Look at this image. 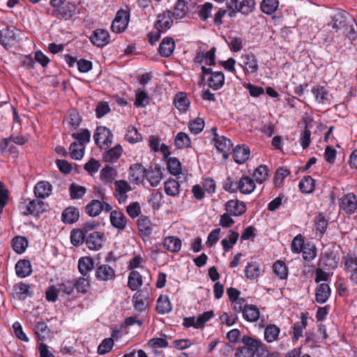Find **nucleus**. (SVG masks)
I'll return each instance as SVG.
<instances>
[{
	"label": "nucleus",
	"mask_w": 357,
	"mask_h": 357,
	"mask_svg": "<svg viewBox=\"0 0 357 357\" xmlns=\"http://www.w3.org/2000/svg\"><path fill=\"white\" fill-rule=\"evenodd\" d=\"M242 342L243 345L235 350V357H264L268 353L261 341L250 336L244 335Z\"/></svg>",
	"instance_id": "obj_1"
},
{
	"label": "nucleus",
	"mask_w": 357,
	"mask_h": 357,
	"mask_svg": "<svg viewBox=\"0 0 357 357\" xmlns=\"http://www.w3.org/2000/svg\"><path fill=\"white\" fill-rule=\"evenodd\" d=\"M227 6L230 17H234L236 13L248 15L254 8L255 0H231L227 2Z\"/></svg>",
	"instance_id": "obj_2"
},
{
	"label": "nucleus",
	"mask_w": 357,
	"mask_h": 357,
	"mask_svg": "<svg viewBox=\"0 0 357 357\" xmlns=\"http://www.w3.org/2000/svg\"><path fill=\"white\" fill-rule=\"evenodd\" d=\"M130 17V10H119L111 24L112 31L115 33L124 32L128 26Z\"/></svg>",
	"instance_id": "obj_3"
},
{
	"label": "nucleus",
	"mask_w": 357,
	"mask_h": 357,
	"mask_svg": "<svg viewBox=\"0 0 357 357\" xmlns=\"http://www.w3.org/2000/svg\"><path fill=\"white\" fill-rule=\"evenodd\" d=\"M202 71L204 75H208L206 79L208 87L213 90H218L222 88L225 84V75L222 72L213 71L211 68L202 66Z\"/></svg>",
	"instance_id": "obj_4"
},
{
	"label": "nucleus",
	"mask_w": 357,
	"mask_h": 357,
	"mask_svg": "<svg viewBox=\"0 0 357 357\" xmlns=\"http://www.w3.org/2000/svg\"><path fill=\"white\" fill-rule=\"evenodd\" d=\"M339 261L340 256L336 252L327 250L320 257L319 265L326 271H333L337 267Z\"/></svg>",
	"instance_id": "obj_5"
},
{
	"label": "nucleus",
	"mask_w": 357,
	"mask_h": 357,
	"mask_svg": "<svg viewBox=\"0 0 357 357\" xmlns=\"http://www.w3.org/2000/svg\"><path fill=\"white\" fill-rule=\"evenodd\" d=\"M113 135L109 129L105 126L97 127L93 139L100 149H107L112 144Z\"/></svg>",
	"instance_id": "obj_6"
},
{
	"label": "nucleus",
	"mask_w": 357,
	"mask_h": 357,
	"mask_svg": "<svg viewBox=\"0 0 357 357\" xmlns=\"http://www.w3.org/2000/svg\"><path fill=\"white\" fill-rule=\"evenodd\" d=\"M116 276L115 269L108 264H100L95 268V278L98 281H113Z\"/></svg>",
	"instance_id": "obj_7"
},
{
	"label": "nucleus",
	"mask_w": 357,
	"mask_h": 357,
	"mask_svg": "<svg viewBox=\"0 0 357 357\" xmlns=\"http://www.w3.org/2000/svg\"><path fill=\"white\" fill-rule=\"evenodd\" d=\"M215 48L212 47L207 52L199 51L197 52L195 58V64L202 68V66L207 65L209 66L215 64Z\"/></svg>",
	"instance_id": "obj_8"
},
{
	"label": "nucleus",
	"mask_w": 357,
	"mask_h": 357,
	"mask_svg": "<svg viewBox=\"0 0 357 357\" xmlns=\"http://www.w3.org/2000/svg\"><path fill=\"white\" fill-rule=\"evenodd\" d=\"M112 209V207L109 204L97 199L92 200L86 206V212L91 217L98 215L102 211L109 212Z\"/></svg>",
	"instance_id": "obj_9"
},
{
	"label": "nucleus",
	"mask_w": 357,
	"mask_h": 357,
	"mask_svg": "<svg viewBox=\"0 0 357 357\" xmlns=\"http://www.w3.org/2000/svg\"><path fill=\"white\" fill-rule=\"evenodd\" d=\"M163 177V169L159 165L151 166L146 169L145 178L152 187H157Z\"/></svg>",
	"instance_id": "obj_10"
},
{
	"label": "nucleus",
	"mask_w": 357,
	"mask_h": 357,
	"mask_svg": "<svg viewBox=\"0 0 357 357\" xmlns=\"http://www.w3.org/2000/svg\"><path fill=\"white\" fill-rule=\"evenodd\" d=\"M105 241L104 234L100 231H91L86 237V245L90 250L97 251L102 248Z\"/></svg>",
	"instance_id": "obj_11"
},
{
	"label": "nucleus",
	"mask_w": 357,
	"mask_h": 357,
	"mask_svg": "<svg viewBox=\"0 0 357 357\" xmlns=\"http://www.w3.org/2000/svg\"><path fill=\"white\" fill-rule=\"evenodd\" d=\"M89 39L94 45L103 47L109 43V33L105 29H97L92 32Z\"/></svg>",
	"instance_id": "obj_12"
},
{
	"label": "nucleus",
	"mask_w": 357,
	"mask_h": 357,
	"mask_svg": "<svg viewBox=\"0 0 357 357\" xmlns=\"http://www.w3.org/2000/svg\"><path fill=\"white\" fill-rule=\"evenodd\" d=\"M225 211L234 217H239L246 211L245 204L238 199H229L225 204Z\"/></svg>",
	"instance_id": "obj_13"
},
{
	"label": "nucleus",
	"mask_w": 357,
	"mask_h": 357,
	"mask_svg": "<svg viewBox=\"0 0 357 357\" xmlns=\"http://www.w3.org/2000/svg\"><path fill=\"white\" fill-rule=\"evenodd\" d=\"M242 63L245 73L249 74H257L258 71V62L252 54H246L241 56Z\"/></svg>",
	"instance_id": "obj_14"
},
{
	"label": "nucleus",
	"mask_w": 357,
	"mask_h": 357,
	"mask_svg": "<svg viewBox=\"0 0 357 357\" xmlns=\"http://www.w3.org/2000/svg\"><path fill=\"white\" fill-rule=\"evenodd\" d=\"M340 208L347 214H352L357 209V197L354 193L345 195L342 199Z\"/></svg>",
	"instance_id": "obj_15"
},
{
	"label": "nucleus",
	"mask_w": 357,
	"mask_h": 357,
	"mask_svg": "<svg viewBox=\"0 0 357 357\" xmlns=\"http://www.w3.org/2000/svg\"><path fill=\"white\" fill-rule=\"evenodd\" d=\"M173 21H175V20L173 19L172 11L167 10L158 15L154 28L165 32L171 27Z\"/></svg>",
	"instance_id": "obj_16"
},
{
	"label": "nucleus",
	"mask_w": 357,
	"mask_h": 357,
	"mask_svg": "<svg viewBox=\"0 0 357 357\" xmlns=\"http://www.w3.org/2000/svg\"><path fill=\"white\" fill-rule=\"evenodd\" d=\"M146 169L141 164H133L130 167V179L132 183L139 184L142 183L145 178Z\"/></svg>",
	"instance_id": "obj_17"
},
{
	"label": "nucleus",
	"mask_w": 357,
	"mask_h": 357,
	"mask_svg": "<svg viewBox=\"0 0 357 357\" xmlns=\"http://www.w3.org/2000/svg\"><path fill=\"white\" fill-rule=\"evenodd\" d=\"M109 220L113 227L119 231H122L126 226V219L123 212L121 211H111Z\"/></svg>",
	"instance_id": "obj_18"
},
{
	"label": "nucleus",
	"mask_w": 357,
	"mask_h": 357,
	"mask_svg": "<svg viewBox=\"0 0 357 357\" xmlns=\"http://www.w3.org/2000/svg\"><path fill=\"white\" fill-rule=\"evenodd\" d=\"M79 218V209L75 206L67 207L61 213V221L66 225H72L76 222Z\"/></svg>",
	"instance_id": "obj_19"
},
{
	"label": "nucleus",
	"mask_w": 357,
	"mask_h": 357,
	"mask_svg": "<svg viewBox=\"0 0 357 357\" xmlns=\"http://www.w3.org/2000/svg\"><path fill=\"white\" fill-rule=\"evenodd\" d=\"M255 181L248 176H243L237 182V187L239 191L244 195L252 193L255 188Z\"/></svg>",
	"instance_id": "obj_20"
},
{
	"label": "nucleus",
	"mask_w": 357,
	"mask_h": 357,
	"mask_svg": "<svg viewBox=\"0 0 357 357\" xmlns=\"http://www.w3.org/2000/svg\"><path fill=\"white\" fill-rule=\"evenodd\" d=\"M250 154V149L245 145L237 146L232 153L234 161L240 165L245 163L249 159Z\"/></svg>",
	"instance_id": "obj_21"
},
{
	"label": "nucleus",
	"mask_w": 357,
	"mask_h": 357,
	"mask_svg": "<svg viewBox=\"0 0 357 357\" xmlns=\"http://www.w3.org/2000/svg\"><path fill=\"white\" fill-rule=\"evenodd\" d=\"M52 192V184L46 181H41L34 187V194L37 197L45 199L48 197Z\"/></svg>",
	"instance_id": "obj_22"
},
{
	"label": "nucleus",
	"mask_w": 357,
	"mask_h": 357,
	"mask_svg": "<svg viewBox=\"0 0 357 357\" xmlns=\"http://www.w3.org/2000/svg\"><path fill=\"white\" fill-rule=\"evenodd\" d=\"M188 13V6L186 0H177L174 11H172L173 19L177 22L183 19Z\"/></svg>",
	"instance_id": "obj_23"
},
{
	"label": "nucleus",
	"mask_w": 357,
	"mask_h": 357,
	"mask_svg": "<svg viewBox=\"0 0 357 357\" xmlns=\"http://www.w3.org/2000/svg\"><path fill=\"white\" fill-rule=\"evenodd\" d=\"M76 10L77 6L75 4L68 2L64 6L54 10V13L58 17L68 20L74 15Z\"/></svg>",
	"instance_id": "obj_24"
},
{
	"label": "nucleus",
	"mask_w": 357,
	"mask_h": 357,
	"mask_svg": "<svg viewBox=\"0 0 357 357\" xmlns=\"http://www.w3.org/2000/svg\"><path fill=\"white\" fill-rule=\"evenodd\" d=\"M242 313L243 318L250 322L257 321L260 317L259 308L254 305H245Z\"/></svg>",
	"instance_id": "obj_25"
},
{
	"label": "nucleus",
	"mask_w": 357,
	"mask_h": 357,
	"mask_svg": "<svg viewBox=\"0 0 357 357\" xmlns=\"http://www.w3.org/2000/svg\"><path fill=\"white\" fill-rule=\"evenodd\" d=\"M16 275L22 278L31 275L32 272L31 265L29 260L22 259L17 262L15 265Z\"/></svg>",
	"instance_id": "obj_26"
},
{
	"label": "nucleus",
	"mask_w": 357,
	"mask_h": 357,
	"mask_svg": "<svg viewBox=\"0 0 357 357\" xmlns=\"http://www.w3.org/2000/svg\"><path fill=\"white\" fill-rule=\"evenodd\" d=\"M175 48L174 40L169 37L165 38L160 44L159 52L164 57L170 56Z\"/></svg>",
	"instance_id": "obj_27"
},
{
	"label": "nucleus",
	"mask_w": 357,
	"mask_h": 357,
	"mask_svg": "<svg viewBox=\"0 0 357 357\" xmlns=\"http://www.w3.org/2000/svg\"><path fill=\"white\" fill-rule=\"evenodd\" d=\"M312 93L318 104H324L329 99V93L323 86L315 85L312 88Z\"/></svg>",
	"instance_id": "obj_28"
},
{
	"label": "nucleus",
	"mask_w": 357,
	"mask_h": 357,
	"mask_svg": "<svg viewBox=\"0 0 357 357\" xmlns=\"http://www.w3.org/2000/svg\"><path fill=\"white\" fill-rule=\"evenodd\" d=\"M331 290L330 286L326 283L320 284L316 289V301L319 303H326L330 296Z\"/></svg>",
	"instance_id": "obj_29"
},
{
	"label": "nucleus",
	"mask_w": 357,
	"mask_h": 357,
	"mask_svg": "<svg viewBox=\"0 0 357 357\" xmlns=\"http://www.w3.org/2000/svg\"><path fill=\"white\" fill-rule=\"evenodd\" d=\"M79 272L83 275L86 276L94 268V261L91 257H82L78 261Z\"/></svg>",
	"instance_id": "obj_30"
},
{
	"label": "nucleus",
	"mask_w": 357,
	"mask_h": 357,
	"mask_svg": "<svg viewBox=\"0 0 357 357\" xmlns=\"http://www.w3.org/2000/svg\"><path fill=\"white\" fill-rule=\"evenodd\" d=\"M174 103L176 108L181 112H185L190 105V100L183 92H179L175 95Z\"/></svg>",
	"instance_id": "obj_31"
},
{
	"label": "nucleus",
	"mask_w": 357,
	"mask_h": 357,
	"mask_svg": "<svg viewBox=\"0 0 357 357\" xmlns=\"http://www.w3.org/2000/svg\"><path fill=\"white\" fill-rule=\"evenodd\" d=\"M307 326V317L302 313L301 316V321L296 322L293 326V341H297L301 337L303 336V330Z\"/></svg>",
	"instance_id": "obj_32"
},
{
	"label": "nucleus",
	"mask_w": 357,
	"mask_h": 357,
	"mask_svg": "<svg viewBox=\"0 0 357 357\" xmlns=\"http://www.w3.org/2000/svg\"><path fill=\"white\" fill-rule=\"evenodd\" d=\"M239 238V234L233 230L229 229L228 231L227 238H223L221 241V245L225 252H229L234 245L236 243Z\"/></svg>",
	"instance_id": "obj_33"
},
{
	"label": "nucleus",
	"mask_w": 357,
	"mask_h": 357,
	"mask_svg": "<svg viewBox=\"0 0 357 357\" xmlns=\"http://www.w3.org/2000/svg\"><path fill=\"white\" fill-rule=\"evenodd\" d=\"M143 284L142 276L137 271H132L128 278V287L132 291H136Z\"/></svg>",
	"instance_id": "obj_34"
},
{
	"label": "nucleus",
	"mask_w": 357,
	"mask_h": 357,
	"mask_svg": "<svg viewBox=\"0 0 357 357\" xmlns=\"http://www.w3.org/2000/svg\"><path fill=\"white\" fill-rule=\"evenodd\" d=\"M163 247L171 252H178L181 248V241L176 236H167L164 239Z\"/></svg>",
	"instance_id": "obj_35"
},
{
	"label": "nucleus",
	"mask_w": 357,
	"mask_h": 357,
	"mask_svg": "<svg viewBox=\"0 0 357 357\" xmlns=\"http://www.w3.org/2000/svg\"><path fill=\"white\" fill-rule=\"evenodd\" d=\"M116 170L109 165L103 167L100 172V179L104 184L111 183L116 176Z\"/></svg>",
	"instance_id": "obj_36"
},
{
	"label": "nucleus",
	"mask_w": 357,
	"mask_h": 357,
	"mask_svg": "<svg viewBox=\"0 0 357 357\" xmlns=\"http://www.w3.org/2000/svg\"><path fill=\"white\" fill-rule=\"evenodd\" d=\"M150 102V96L148 93L142 89H137L135 91V106L136 107H145Z\"/></svg>",
	"instance_id": "obj_37"
},
{
	"label": "nucleus",
	"mask_w": 357,
	"mask_h": 357,
	"mask_svg": "<svg viewBox=\"0 0 357 357\" xmlns=\"http://www.w3.org/2000/svg\"><path fill=\"white\" fill-rule=\"evenodd\" d=\"M269 169L265 165H261L257 167L253 172L255 181L259 184L264 183L268 177Z\"/></svg>",
	"instance_id": "obj_38"
},
{
	"label": "nucleus",
	"mask_w": 357,
	"mask_h": 357,
	"mask_svg": "<svg viewBox=\"0 0 357 357\" xmlns=\"http://www.w3.org/2000/svg\"><path fill=\"white\" fill-rule=\"evenodd\" d=\"M280 329L275 324H268L264 329V339L267 342L271 343L278 340Z\"/></svg>",
	"instance_id": "obj_39"
},
{
	"label": "nucleus",
	"mask_w": 357,
	"mask_h": 357,
	"mask_svg": "<svg viewBox=\"0 0 357 357\" xmlns=\"http://www.w3.org/2000/svg\"><path fill=\"white\" fill-rule=\"evenodd\" d=\"M213 142L218 151L230 150L232 146L230 139L222 135H215V137L213 138Z\"/></svg>",
	"instance_id": "obj_40"
},
{
	"label": "nucleus",
	"mask_w": 357,
	"mask_h": 357,
	"mask_svg": "<svg viewBox=\"0 0 357 357\" xmlns=\"http://www.w3.org/2000/svg\"><path fill=\"white\" fill-rule=\"evenodd\" d=\"M156 310L160 314H165L172 310V304L167 296L161 295L157 300Z\"/></svg>",
	"instance_id": "obj_41"
},
{
	"label": "nucleus",
	"mask_w": 357,
	"mask_h": 357,
	"mask_svg": "<svg viewBox=\"0 0 357 357\" xmlns=\"http://www.w3.org/2000/svg\"><path fill=\"white\" fill-rule=\"evenodd\" d=\"M132 304L135 310L142 312L146 309L147 297L140 292H137L132 297Z\"/></svg>",
	"instance_id": "obj_42"
},
{
	"label": "nucleus",
	"mask_w": 357,
	"mask_h": 357,
	"mask_svg": "<svg viewBox=\"0 0 357 357\" xmlns=\"http://www.w3.org/2000/svg\"><path fill=\"white\" fill-rule=\"evenodd\" d=\"M165 192L171 197H176L180 192V184L173 178H169L165 182Z\"/></svg>",
	"instance_id": "obj_43"
},
{
	"label": "nucleus",
	"mask_w": 357,
	"mask_h": 357,
	"mask_svg": "<svg viewBox=\"0 0 357 357\" xmlns=\"http://www.w3.org/2000/svg\"><path fill=\"white\" fill-rule=\"evenodd\" d=\"M27 211L29 214L38 216L45 211L44 202L39 199H33L29 202Z\"/></svg>",
	"instance_id": "obj_44"
},
{
	"label": "nucleus",
	"mask_w": 357,
	"mask_h": 357,
	"mask_svg": "<svg viewBox=\"0 0 357 357\" xmlns=\"http://www.w3.org/2000/svg\"><path fill=\"white\" fill-rule=\"evenodd\" d=\"M28 246L26 238L21 236H15L12 241L13 250L17 254H22Z\"/></svg>",
	"instance_id": "obj_45"
},
{
	"label": "nucleus",
	"mask_w": 357,
	"mask_h": 357,
	"mask_svg": "<svg viewBox=\"0 0 357 357\" xmlns=\"http://www.w3.org/2000/svg\"><path fill=\"white\" fill-rule=\"evenodd\" d=\"M85 146L79 145L77 142L71 143L69 147V154L72 159L79 160L84 155Z\"/></svg>",
	"instance_id": "obj_46"
},
{
	"label": "nucleus",
	"mask_w": 357,
	"mask_h": 357,
	"mask_svg": "<svg viewBox=\"0 0 357 357\" xmlns=\"http://www.w3.org/2000/svg\"><path fill=\"white\" fill-rule=\"evenodd\" d=\"M245 277L250 280L257 278L260 274L259 265L257 262L250 261L245 267Z\"/></svg>",
	"instance_id": "obj_47"
},
{
	"label": "nucleus",
	"mask_w": 357,
	"mask_h": 357,
	"mask_svg": "<svg viewBox=\"0 0 357 357\" xmlns=\"http://www.w3.org/2000/svg\"><path fill=\"white\" fill-rule=\"evenodd\" d=\"M72 137L76 140L77 144L85 146L90 142L91 132L87 129H81L77 132H73Z\"/></svg>",
	"instance_id": "obj_48"
},
{
	"label": "nucleus",
	"mask_w": 357,
	"mask_h": 357,
	"mask_svg": "<svg viewBox=\"0 0 357 357\" xmlns=\"http://www.w3.org/2000/svg\"><path fill=\"white\" fill-rule=\"evenodd\" d=\"M60 296L62 297L73 295L75 289L73 280H68L58 284Z\"/></svg>",
	"instance_id": "obj_49"
},
{
	"label": "nucleus",
	"mask_w": 357,
	"mask_h": 357,
	"mask_svg": "<svg viewBox=\"0 0 357 357\" xmlns=\"http://www.w3.org/2000/svg\"><path fill=\"white\" fill-rule=\"evenodd\" d=\"M315 181L310 176L302 178L299 182L301 191L305 194H310L314 190Z\"/></svg>",
	"instance_id": "obj_50"
},
{
	"label": "nucleus",
	"mask_w": 357,
	"mask_h": 357,
	"mask_svg": "<svg viewBox=\"0 0 357 357\" xmlns=\"http://www.w3.org/2000/svg\"><path fill=\"white\" fill-rule=\"evenodd\" d=\"M174 144L178 149H183L190 146L191 141L186 133L179 132L175 137Z\"/></svg>",
	"instance_id": "obj_51"
},
{
	"label": "nucleus",
	"mask_w": 357,
	"mask_h": 357,
	"mask_svg": "<svg viewBox=\"0 0 357 357\" xmlns=\"http://www.w3.org/2000/svg\"><path fill=\"white\" fill-rule=\"evenodd\" d=\"M167 169L174 176H178L182 171L181 162L175 157L169 158L167 160Z\"/></svg>",
	"instance_id": "obj_52"
},
{
	"label": "nucleus",
	"mask_w": 357,
	"mask_h": 357,
	"mask_svg": "<svg viewBox=\"0 0 357 357\" xmlns=\"http://www.w3.org/2000/svg\"><path fill=\"white\" fill-rule=\"evenodd\" d=\"M301 252L305 261H312L317 257V248L314 244L310 243H305Z\"/></svg>",
	"instance_id": "obj_53"
},
{
	"label": "nucleus",
	"mask_w": 357,
	"mask_h": 357,
	"mask_svg": "<svg viewBox=\"0 0 357 357\" xmlns=\"http://www.w3.org/2000/svg\"><path fill=\"white\" fill-rule=\"evenodd\" d=\"M137 225L140 232L142 234L149 236L152 233V224L149 218L142 216L140 217L137 220Z\"/></svg>",
	"instance_id": "obj_54"
},
{
	"label": "nucleus",
	"mask_w": 357,
	"mask_h": 357,
	"mask_svg": "<svg viewBox=\"0 0 357 357\" xmlns=\"http://www.w3.org/2000/svg\"><path fill=\"white\" fill-rule=\"evenodd\" d=\"M16 297L20 300H24L27 297L31 296L30 286L25 283H20L15 287Z\"/></svg>",
	"instance_id": "obj_55"
},
{
	"label": "nucleus",
	"mask_w": 357,
	"mask_h": 357,
	"mask_svg": "<svg viewBox=\"0 0 357 357\" xmlns=\"http://www.w3.org/2000/svg\"><path fill=\"white\" fill-rule=\"evenodd\" d=\"M278 6V0H263L261 3V10L267 15H271L277 10Z\"/></svg>",
	"instance_id": "obj_56"
},
{
	"label": "nucleus",
	"mask_w": 357,
	"mask_h": 357,
	"mask_svg": "<svg viewBox=\"0 0 357 357\" xmlns=\"http://www.w3.org/2000/svg\"><path fill=\"white\" fill-rule=\"evenodd\" d=\"M122 149L121 146L108 150L103 155L104 160L107 162H114L116 161L121 156Z\"/></svg>",
	"instance_id": "obj_57"
},
{
	"label": "nucleus",
	"mask_w": 357,
	"mask_h": 357,
	"mask_svg": "<svg viewBox=\"0 0 357 357\" xmlns=\"http://www.w3.org/2000/svg\"><path fill=\"white\" fill-rule=\"evenodd\" d=\"M86 236L83 229H74L70 233L71 243L74 246H79L84 241H86Z\"/></svg>",
	"instance_id": "obj_58"
},
{
	"label": "nucleus",
	"mask_w": 357,
	"mask_h": 357,
	"mask_svg": "<svg viewBox=\"0 0 357 357\" xmlns=\"http://www.w3.org/2000/svg\"><path fill=\"white\" fill-rule=\"evenodd\" d=\"M73 280L75 284V289L77 292L85 294L88 291L90 286V280L89 277H80Z\"/></svg>",
	"instance_id": "obj_59"
},
{
	"label": "nucleus",
	"mask_w": 357,
	"mask_h": 357,
	"mask_svg": "<svg viewBox=\"0 0 357 357\" xmlns=\"http://www.w3.org/2000/svg\"><path fill=\"white\" fill-rule=\"evenodd\" d=\"M188 126L192 134L197 135L204 130L205 122L203 119L197 117L189 121Z\"/></svg>",
	"instance_id": "obj_60"
},
{
	"label": "nucleus",
	"mask_w": 357,
	"mask_h": 357,
	"mask_svg": "<svg viewBox=\"0 0 357 357\" xmlns=\"http://www.w3.org/2000/svg\"><path fill=\"white\" fill-rule=\"evenodd\" d=\"M273 273L280 278L285 279L288 275V269L286 264L282 261H277L273 266Z\"/></svg>",
	"instance_id": "obj_61"
},
{
	"label": "nucleus",
	"mask_w": 357,
	"mask_h": 357,
	"mask_svg": "<svg viewBox=\"0 0 357 357\" xmlns=\"http://www.w3.org/2000/svg\"><path fill=\"white\" fill-rule=\"evenodd\" d=\"M344 270L349 273L357 270V257L353 254H347L344 257Z\"/></svg>",
	"instance_id": "obj_62"
},
{
	"label": "nucleus",
	"mask_w": 357,
	"mask_h": 357,
	"mask_svg": "<svg viewBox=\"0 0 357 357\" xmlns=\"http://www.w3.org/2000/svg\"><path fill=\"white\" fill-rule=\"evenodd\" d=\"M231 51L237 52L243 47V39L241 37L230 36L226 40Z\"/></svg>",
	"instance_id": "obj_63"
},
{
	"label": "nucleus",
	"mask_w": 357,
	"mask_h": 357,
	"mask_svg": "<svg viewBox=\"0 0 357 357\" xmlns=\"http://www.w3.org/2000/svg\"><path fill=\"white\" fill-rule=\"evenodd\" d=\"M125 138L128 142L135 144L142 139V136L135 127L130 126L127 128Z\"/></svg>",
	"instance_id": "obj_64"
}]
</instances>
